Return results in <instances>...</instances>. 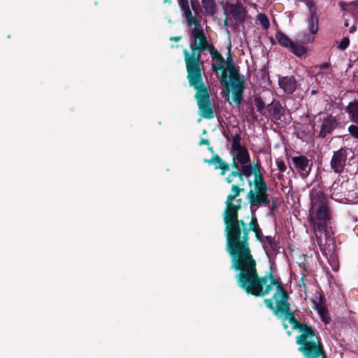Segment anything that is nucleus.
I'll use <instances>...</instances> for the list:
<instances>
[{
  "instance_id": "nucleus-53",
  "label": "nucleus",
  "mask_w": 358,
  "mask_h": 358,
  "mask_svg": "<svg viewBox=\"0 0 358 358\" xmlns=\"http://www.w3.org/2000/svg\"><path fill=\"white\" fill-rule=\"evenodd\" d=\"M226 95L227 96V100L229 101V92H227V93H226Z\"/></svg>"
},
{
  "instance_id": "nucleus-36",
  "label": "nucleus",
  "mask_w": 358,
  "mask_h": 358,
  "mask_svg": "<svg viewBox=\"0 0 358 358\" xmlns=\"http://www.w3.org/2000/svg\"><path fill=\"white\" fill-rule=\"evenodd\" d=\"M305 3L309 8V13H317L316 7L313 0H308Z\"/></svg>"
},
{
  "instance_id": "nucleus-20",
  "label": "nucleus",
  "mask_w": 358,
  "mask_h": 358,
  "mask_svg": "<svg viewBox=\"0 0 358 358\" xmlns=\"http://www.w3.org/2000/svg\"><path fill=\"white\" fill-rule=\"evenodd\" d=\"M278 85L287 94H293L298 87L296 80L294 76H278Z\"/></svg>"
},
{
  "instance_id": "nucleus-48",
  "label": "nucleus",
  "mask_w": 358,
  "mask_h": 358,
  "mask_svg": "<svg viewBox=\"0 0 358 358\" xmlns=\"http://www.w3.org/2000/svg\"><path fill=\"white\" fill-rule=\"evenodd\" d=\"M352 4L355 6H358V0L353 1Z\"/></svg>"
},
{
  "instance_id": "nucleus-45",
  "label": "nucleus",
  "mask_w": 358,
  "mask_h": 358,
  "mask_svg": "<svg viewBox=\"0 0 358 358\" xmlns=\"http://www.w3.org/2000/svg\"><path fill=\"white\" fill-rule=\"evenodd\" d=\"M192 10H194V12H195V13H196V14H197V13H198V11H197V10H196V6H195V5L194 4V3H193V2H192Z\"/></svg>"
},
{
  "instance_id": "nucleus-52",
  "label": "nucleus",
  "mask_w": 358,
  "mask_h": 358,
  "mask_svg": "<svg viewBox=\"0 0 358 358\" xmlns=\"http://www.w3.org/2000/svg\"><path fill=\"white\" fill-rule=\"evenodd\" d=\"M227 22H228V20H227V18H226L224 21V25H227Z\"/></svg>"
},
{
  "instance_id": "nucleus-41",
  "label": "nucleus",
  "mask_w": 358,
  "mask_h": 358,
  "mask_svg": "<svg viewBox=\"0 0 358 358\" xmlns=\"http://www.w3.org/2000/svg\"><path fill=\"white\" fill-rule=\"evenodd\" d=\"M199 145H210V142L208 139H204V138H201L200 142H199Z\"/></svg>"
},
{
  "instance_id": "nucleus-3",
  "label": "nucleus",
  "mask_w": 358,
  "mask_h": 358,
  "mask_svg": "<svg viewBox=\"0 0 358 358\" xmlns=\"http://www.w3.org/2000/svg\"><path fill=\"white\" fill-rule=\"evenodd\" d=\"M311 206L309 210L310 223L313 226L317 241L321 240L324 234L329 237L328 226L331 222V211L328 201L321 189L313 188L310 193Z\"/></svg>"
},
{
  "instance_id": "nucleus-39",
  "label": "nucleus",
  "mask_w": 358,
  "mask_h": 358,
  "mask_svg": "<svg viewBox=\"0 0 358 358\" xmlns=\"http://www.w3.org/2000/svg\"><path fill=\"white\" fill-rule=\"evenodd\" d=\"M317 311H318V313L321 315H323L324 314L327 313V309L326 307L324 306H317Z\"/></svg>"
},
{
  "instance_id": "nucleus-44",
  "label": "nucleus",
  "mask_w": 358,
  "mask_h": 358,
  "mask_svg": "<svg viewBox=\"0 0 358 358\" xmlns=\"http://www.w3.org/2000/svg\"><path fill=\"white\" fill-rule=\"evenodd\" d=\"M356 30H357V27H356V26H355V25H353V26H352V27L350 28L349 31H350V33H353V32H355Z\"/></svg>"
},
{
  "instance_id": "nucleus-18",
  "label": "nucleus",
  "mask_w": 358,
  "mask_h": 358,
  "mask_svg": "<svg viewBox=\"0 0 358 358\" xmlns=\"http://www.w3.org/2000/svg\"><path fill=\"white\" fill-rule=\"evenodd\" d=\"M222 8L226 13L227 10L232 15L234 19L239 23H243L246 20V11L243 5L240 3L236 4L227 2L224 5L222 3Z\"/></svg>"
},
{
  "instance_id": "nucleus-35",
  "label": "nucleus",
  "mask_w": 358,
  "mask_h": 358,
  "mask_svg": "<svg viewBox=\"0 0 358 358\" xmlns=\"http://www.w3.org/2000/svg\"><path fill=\"white\" fill-rule=\"evenodd\" d=\"M350 134L355 138L358 139V127L356 125H350L348 128Z\"/></svg>"
},
{
  "instance_id": "nucleus-15",
  "label": "nucleus",
  "mask_w": 358,
  "mask_h": 358,
  "mask_svg": "<svg viewBox=\"0 0 358 358\" xmlns=\"http://www.w3.org/2000/svg\"><path fill=\"white\" fill-rule=\"evenodd\" d=\"M292 161L294 169L302 178H306L310 174L313 164L311 159L305 155H300L292 157Z\"/></svg>"
},
{
  "instance_id": "nucleus-22",
  "label": "nucleus",
  "mask_w": 358,
  "mask_h": 358,
  "mask_svg": "<svg viewBox=\"0 0 358 358\" xmlns=\"http://www.w3.org/2000/svg\"><path fill=\"white\" fill-rule=\"evenodd\" d=\"M266 109L272 115L273 119L276 120H280L285 113L284 108L282 107L280 101L277 100H273L271 103L268 104Z\"/></svg>"
},
{
  "instance_id": "nucleus-6",
  "label": "nucleus",
  "mask_w": 358,
  "mask_h": 358,
  "mask_svg": "<svg viewBox=\"0 0 358 358\" xmlns=\"http://www.w3.org/2000/svg\"><path fill=\"white\" fill-rule=\"evenodd\" d=\"M187 78L189 86L196 90L194 97L197 101L199 115L205 119L213 118L214 111L208 90L203 79V74L187 75Z\"/></svg>"
},
{
  "instance_id": "nucleus-24",
  "label": "nucleus",
  "mask_w": 358,
  "mask_h": 358,
  "mask_svg": "<svg viewBox=\"0 0 358 358\" xmlns=\"http://www.w3.org/2000/svg\"><path fill=\"white\" fill-rule=\"evenodd\" d=\"M226 64L227 65V67L226 68V70L227 69L230 73V78H236L239 77L240 75L238 73V71L236 69L234 62L233 61V58L231 53V45L228 46V52H227V58Z\"/></svg>"
},
{
  "instance_id": "nucleus-56",
  "label": "nucleus",
  "mask_w": 358,
  "mask_h": 358,
  "mask_svg": "<svg viewBox=\"0 0 358 358\" xmlns=\"http://www.w3.org/2000/svg\"><path fill=\"white\" fill-rule=\"evenodd\" d=\"M345 26H348V22H345Z\"/></svg>"
},
{
  "instance_id": "nucleus-27",
  "label": "nucleus",
  "mask_w": 358,
  "mask_h": 358,
  "mask_svg": "<svg viewBox=\"0 0 358 358\" xmlns=\"http://www.w3.org/2000/svg\"><path fill=\"white\" fill-rule=\"evenodd\" d=\"M202 6L210 15H214L217 13V4L215 0H201Z\"/></svg>"
},
{
  "instance_id": "nucleus-29",
  "label": "nucleus",
  "mask_w": 358,
  "mask_h": 358,
  "mask_svg": "<svg viewBox=\"0 0 358 358\" xmlns=\"http://www.w3.org/2000/svg\"><path fill=\"white\" fill-rule=\"evenodd\" d=\"M231 193L229 194L228 196H227V199H229V200H234L236 198H237L238 196H239L241 192H243L244 191V189L243 188H241L238 185H232L231 186Z\"/></svg>"
},
{
  "instance_id": "nucleus-38",
  "label": "nucleus",
  "mask_w": 358,
  "mask_h": 358,
  "mask_svg": "<svg viewBox=\"0 0 358 358\" xmlns=\"http://www.w3.org/2000/svg\"><path fill=\"white\" fill-rule=\"evenodd\" d=\"M277 166L280 172H285L287 169L285 163L282 160L277 162Z\"/></svg>"
},
{
  "instance_id": "nucleus-21",
  "label": "nucleus",
  "mask_w": 358,
  "mask_h": 358,
  "mask_svg": "<svg viewBox=\"0 0 358 358\" xmlns=\"http://www.w3.org/2000/svg\"><path fill=\"white\" fill-rule=\"evenodd\" d=\"M204 162L209 165H213L215 170H221V176L225 175V173L230 170V165L217 154L213 155L209 159H204Z\"/></svg>"
},
{
  "instance_id": "nucleus-9",
  "label": "nucleus",
  "mask_w": 358,
  "mask_h": 358,
  "mask_svg": "<svg viewBox=\"0 0 358 358\" xmlns=\"http://www.w3.org/2000/svg\"><path fill=\"white\" fill-rule=\"evenodd\" d=\"M298 350L304 358H327L321 338L299 345Z\"/></svg>"
},
{
  "instance_id": "nucleus-43",
  "label": "nucleus",
  "mask_w": 358,
  "mask_h": 358,
  "mask_svg": "<svg viewBox=\"0 0 358 358\" xmlns=\"http://www.w3.org/2000/svg\"><path fill=\"white\" fill-rule=\"evenodd\" d=\"M330 66V64L325 62L320 65V69H328Z\"/></svg>"
},
{
  "instance_id": "nucleus-32",
  "label": "nucleus",
  "mask_w": 358,
  "mask_h": 358,
  "mask_svg": "<svg viewBox=\"0 0 358 358\" xmlns=\"http://www.w3.org/2000/svg\"><path fill=\"white\" fill-rule=\"evenodd\" d=\"M254 101L257 111L262 114H264L263 111L265 109V103L263 99L259 96H257L255 98Z\"/></svg>"
},
{
  "instance_id": "nucleus-37",
  "label": "nucleus",
  "mask_w": 358,
  "mask_h": 358,
  "mask_svg": "<svg viewBox=\"0 0 358 358\" xmlns=\"http://www.w3.org/2000/svg\"><path fill=\"white\" fill-rule=\"evenodd\" d=\"M261 169H262V166H261V163L259 160L255 164L252 165V170L253 174L261 173Z\"/></svg>"
},
{
  "instance_id": "nucleus-16",
  "label": "nucleus",
  "mask_w": 358,
  "mask_h": 358,
  "mask_svg": "<svg viewBox=\"0 0 358 358\" xmlns=\"http://www.w3.org/2000/svg\"><path fill=\"white\" fill-rule=\"evenodd\" d=\"M348 149L341 148L334 151L330 162L331 169L337 173L343 172L346 165L347 157L348 155Z\"/></svg>"
},
{
  "instance_id": "nucleus-31",
  "label": "nucleus",
  "mask_w": 358,
  "mask_h": 358,
  "mask_svg": "<svg viewBox=\"0 0 358 358\" xmlns=\"http://www.w3.org/2000/svg\"><path fill=\"white\" fill-rule=\"evenodd\" d=\"M265 239L269 245L271 250L275 251L278 248V241L275 240V236H266Z\"/></svg>"
},
{
  "instance_id": "nucleus-2",
  "label": "nucleus",
  "mask_w": 358,
  "mask_h": 358,
  "mask_svg": "<svg viewBox=\"0 0 358 358\" xmlns=\"http://www.w3.org/2000/svg\"><path fill=\"white\" fill-rule=\"evenodd\" d=\"M252 231L255 234L257 241L263 242L262 229L258 223L255 215H252L248 224L238 228V231L227 241V251L229 254L231 261L253 259L249 243V233Z\"/></svg>"
},
{
  "instance_id": "nucleus-49",
  "label": "nucleus",
  "mask_w": 358,
  "mask_h": 358,
  "mask_svg": "<svg viewBox=\"0 0 358 358\" xmlns=\"http://www.w3.org/2000/svg\"><path fill=\"white\" fill-rule=\"evenodd\" d=\"M164 3H171V0H164Z\"/></svg>"
},
{
  "instance_id": "nucleus-57",
  "label": "nucleus",
  "mask_w": 358,
  "mask_h": 358,
  "mask_svg": "<svg viewBox=\"0 0 358 358\" xmlns=\"http://www.w3.org/2000/svg\"><path fill=\"white\" fill-rule=\"evenodd\" d=\"M357 124H358V122H357Z\"/></svg>"
},
{
  "instance_id": "nucleus-17",
  "label": "nucleus",
  "mask_w": 358,
  "mask_h": 358,
  "mask_svg": "<svg viewBox=\"0 0 358 358\" xmlns=\"http://www.w3.org/2000/svg\"><path fill=\"white\" fill-rule=\"evenodd\" d=\"M229 86L232 90V100L236 105H240L243 98L245 89V81L239 77L230 78Z\"/></svg>"
},
{
  "instance_id": "nucleus-33",
  "label": "nucleus",
  "mask_w": 358,
  "mask_h": 358,
  "mask_svg": "<svg viewBox=\"0 0 358 358\" xmlns=\"http://www.w3.org/2000/svg\"><path fill=\"white\" fill-rule=\"evenodd\" d=\"M258 20L264 29H266L269 27L270 22L267 16L265 14H259L258 15Z\"/></svg>"
},
{
  "instance_id": "nucleus-1",
  "label": "nucleus",
  "mask_w": 358,
  "mask_h": 358,
  "mask_svg": "<svg viewBox=\"0 0 358 358\" xmlns=\"http://www.w3.org/2000/svg\"><path fill=\"white\" fill-rule=\"evenodd\" d=\"M231 269L238 271L235 276L237 283L248 294L264 296L271 292L273 286L276 290L284 288L280 278H275L271 271L259 276L254 258L231 261Z\"/></svg>"
},
{
  "instance_id": "nucleus-46",
  "label": "nucleus",
  "mask_w": 358,
  "mask_h": 358,
  "mask_svg": "<svg viewBox=\"0 0 358 358\" xmlns=\"http://www.w3.org/2000/svg\"><path fill=\"white\" fill-rule=\"evenodd\" d=\"M275 208V205L273 203L272 206H271L269 207L270 210H272V211L274 210Z\"/></svg>"
},
{
  "instance_id": "nucleus-13",
  "label": "nucleus",
  "mask_w": 358,
  "mask_h": 358,
  "mask_svg": "<svg viewBox=\"0 0 358 358\" xmlns=\"http://www.w3.org/2000/svg\"><path fill=\"white\" fill-rule=\"evenodd\" d=\"M275 38L281 46L289 49V50L296 56L301 57L306 52V48L302 45L294 42L280 30L276 31Z\"/></svg>"
},
{
  "instance_id": "nucleus-23",
  "label": "nucleus",
  "mask_w": 358,
  "mask_h": 358,
  "mask_svg": "<svg viewBox=\"0 0 358 358\" xmlns=\"http://www.w3.org/2000/svg\"><path fill=\"white\" fill-rule=\"evenodd\" d=\"M178 3L181 10L183 11V14L186 19L187 25L189 27H191L192 26V23H194V22H197V19L196 18V17L192 15V13L189 5V1L178 0Z\"/></svg>"
},
{
  "instance_id": "nucleus-26",
  "label": "nucleus",
  "mask_w": 358,
  "mask_h": 358,
  "mask_svg": "<svg viewBox=\"0 0 358 358\" xmlns=\"http://www.w3.org/2000/svg\"><path fill=\"white\" fill-rule=\"evenodd\" d=\"M308 23L310 32L315 34L318 31V17L317 13H309Z\"/></svg>"
},
{
  "instance_id": "nucleus-7",
  "label": "nucleus",
  "mask_w": 358,
  "mask_h": 358,
  "mask_svg": "<svg viewBox=\"0 0 358 358\" xmlns=\"http://www.w3.org/2000/svg\"><path fill=\"white\" fill-rule=\"evenodd\" d=\"M232 200L227 199L226 208L224 212V222L226 226L225 233L227 241L235 231H238V228L245 225V221L238 219V211L241 209V199L236 200L234 204Z\"/></svg>"
},
{
  "instance_id": "nucleus-55",
  "label": "nucleus",
  "mask_w": 358,
  "mask_h": 358,
  "mask_svg": "<svg viewBox=\"0 0 358 358\" xmlns=\"http://www.w3.org/2000/svg\"><path fill=\"white\" fill-rule=\"evenodd\" d=\"M251 185H252L251 181H249V185L251 186Z\"/></svg>"
},
{
  "instance_id": "nucleus-14",
  "label": "nucleus",
  "mask_w": 358,
  "mask_h": 358,
  "mask_svg": "<svg viewBox=\"0 0 358 358\" xmlns=\"http://www.w3.org/2000/svg\"><path fill=\"white\" fill-rule=\"evenodd\" d=\"M289 296L285 288H280L277 290L271 299H265L264 302L266 307L271 310L274 315L280 318V313H276L277 308H279L282 306V303H288Z\"/></svg>"
},
{
  "instance_id": "nucleus-30",
  "label": "nucleus",
  "mask_w": 358,
  "mask_h": 358,
  "mask_svg": "<svg viewBox=\"0 0 358 358\" xmlns=\"http://www.w3.org/2000/svg\"><path fill=\"white\" fill-rule=\"evenodd\" d=\"M241 165V171L242 172V174L244 175L245 178H249L252 176V174H253L252 170V164L250 163Z\"/></svg>"
},
{
  "instance_id": "nucleus-34",
  "label": "nucleus",
  "mask_w": 358,
  "mask_h": 358,
  "mask_svg": "<svg viewBox=\"0 0 358 358\" xmlns=\"http://www.w3.org/2000/svg\"><path fill=\"white\" fill-rule=\"evenodd\" d=\"M350 44V39L348 36L344 37L340 42L338 48L341 50H345Z\"/></svg>"
},
{
  "instance_id": "nucleus-11",
  "label": "nucleus",
  "mask_w": 358,
  "mask_h": 358,
  "mask_svg": "<svg viewBox=\"0 0 358 358\" xmlns=\"http://www.w3.org/2000/svg\"><path fill=\"white\" fill-rule=\"evenodd\" d=\"M210 56L213 60L216 61L217 65L213 64L212 66V70L214 72L218 71H222V77L220 79V83L227 88L229 87V81L226 71V62L222 55L214 48L213 45H210L208 49Z\"/></svg>"
},
{
  "instance_id": "nucleus-42",
  "label": "nucleus",
  "mask_w": 358,
  "mask_h": 358,
  "mask_svg": "<svg viewBox=\"0 0 358 358\" xmlns=\"http://www.w3.org/2000/svg\"><path fill=\"white\" fill-rule=\"evenodd\" d=\"M181 38H182L181 36H171V37H170V41L178 42V41H180Z\"/></svg>"
},
{
  "instance_id": "nucleus-54",
  "label": "nucleus",
  "mask_w": 358,
  "mask_h": 358,
  "mask_svg": "<svg viewBox=\"0 0 358 358\" xmlns=\"http://www.w3.org/2000/svg\"><path fill=\"white\" fill-rule=\"evenodd\" d=\"M224 136H225L226 138H227L228 141H229V135H224Z\"/></svg>"
},
{
  "instance_id": "nucleus-50",
  "label": "nucleus",
  "mask_w": 358,
  "mask_h": 358,
  "mask_svg": "<svg viewBox=\"0 0 358 358\" xmlns=\"http://www.w3.org/2000/svg\"><path fill=\"white\" fill-rule=\"evenodd\" d=\"M271 43L272 44H275V40H274L273 38H271Z\"/></svg>"
},
{
  "instance_id": "nucleus-8",
  "label": "nucleus",
  "mask_w": 358,
  "mask_h": 358,
  "mask_svg": "<svg viewBox=\"0 0 358 358\" xmlns=\"http://www.w3.org/2000/svg\"><path fill=\"white\" fill-rule=\"evenodd\" d=\"M254 175L252 184L254 189H250L247 194V199L251 206H268L270 203V199L267 191L268 187L264 180L262 173Z\"/></svg>"
},
{
  "instance_id": "nucleus-25",
  "label": "nucleus",
  "mask_w": 358,
  "mask_h": 358,
  "mask_svg": "<svg viewBox=\"0 0 358 358\" xmlns=\"http://www.w3.org/2000/svg\"><path fill=\"white\" fill-rule=\"evenodd\" d=\"M346 112L354 122H358V99L349 103L346 108Z\"/></svg>"
},
{
  "instance_id": "nucleus-19",
  "label": "nucleus",
  "mask_w": 358,
  "mask_h": 358,
  "mask_svg": "<svg viewBox=\"0 0 358 358\" xmlns=\"http://www.w3.org/2000/svg\"><path fill=\"white\" fill-rule=\"evenodd\" d=\"M348 180H342L341 182L340 179L335 180L330 187L332 199L341 200L348 196Z\"/></svg>"
},
{
  "instance_id": "nucleus-51",
  "label": "nucleus",
  "mask_w": 358,
  "mask_h": 358,
  "mask_svg": "<svg viewBox=\"0 0 358 358\" xmlns=\"http://www.w3.org/2000/svg\"><path fill=\"white\" fill-rule=\"evenodd\" d=\"M208 150L211 152H213V147H209L208 148Z\"/></svg>"
},
{
  "instance_id": "nucleus-40",
  "label": "nucleus",
  "mask_w": 358,
  "mask_h": 358,
  "mask_svg": "<svg viewBox=\"0 0 358 358\" xmlns=\"http://www.w3.org/2000/svg\"><path fill=\"white\" fill-rule=\"evenodd\" d=\"M239 162L236 159H233V162L231 163V167L234 169V170H240L241 168L239 167Z\"/></svg>"
},
{
  "instance_id": "nucleus-12",
  "label": "nucleus",
  "mask_w": 358,
  "mask_h": 358,
  "mask_svg": "<svg viewBox=\"0 0 358 358\" xmlns=\"http://www.w3.org/2000/svg\"><path fill=\"white\" fill-rule=\"evenodd\" d=\"M338 124L336 117L332 115H329L324 117L320 123L316 125V129H315V131L317 133L316 137L320 138L329 137L336 129Z\"/></svg>"
},
{
  "instance_id": "nucleus-10",
  "label": "nucleus",
  "mask_w": 358,
  "mask_h": 358,
  "mask_svg": "<svg viewBox=\"0 0 358 358\" xmlns=\"http://www.w3.org/2000/svg\"><path fill=\"white\" fill-rule=\"evenodd\" d=\"M241 136L239 132L232 138L231 152L234 159H236L240 164H250L251 162L249 152L247 148L241 144Z\"/></svg>"
},
{
  "instance_id": "nucleus-28",
  "label": "nucleus",
  "mask_w": 358,
  "mask_h": 358,
  "mask_svg": "<svg viewBox=\"0 0 358 358\" xmlns=\"http://www.w3.org/2000/svg\"><path fill=\"white\" fill-rule=\"evenodd\" d=\"M244 175L242 174V172L240 170H233L226 178V181L227 183L233 182L235 178H238V179L242 182L241 185L244 184Z\"/></svg>"
},
{
  "instance_id": "nucleus-4",
  "label": "nucleus",
  "mask_w": 358,
  "mask_h": 358,
  "mask_svg": "<svg viewBox=\"0 0 358 358\" xmlns=\"http://www.w3.org/2000/svg\"><path fill=\"white\" fill-rule=\"evenodd\" d=\"M194 29L191 31V36L194 38V43L190 44L192 53L187 50H183L187 75L203 74V62L201 61V54L206 50H208L211 44H209L203 29L197 20L194 22Z\"/></svg>"
},
{
  "instance_id": "nucleus-47",
  "label": "nucleus",
  "mask_w": 358,
  "mask_h": 358,
  "mask_svg": "<svg viewBox=\"0 0 358 358\" xmlns=\"http://www.w3.org/2000/svg\"><path fill=\"white\" fill-rule=\"evenodd\" d=\"M283 322H283V327H284V329H287L288 325L285 323V321H283Z\"/></svg>"
},
{
  "instance_id": "nucleus-5",
  "label": "nucleus",
  "mask_w": 358,
  "mask_h": 358,
  "mask_svg": "<svg viewBox=\"0 0 358 358\" xmlns=\"http://www.w3.org/2000/svg\"><path fill=\"white\" fill-rule=\"evenodd\" d=\"M276 313H280V318H282V321L287 320L292 329H296L299 331L300 334L296 337V343L297 345H302L311 341L320 338L319 334L312 326L298 321L294 313L291 310L289 302H282V306L279 308H277Z\"/></svg>"
}]
</instances>
